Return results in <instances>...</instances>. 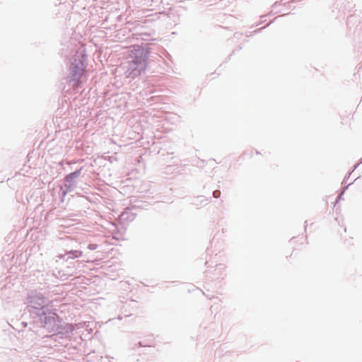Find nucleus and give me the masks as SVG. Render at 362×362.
Wrapping results in <instances>:
<instances>
[{
	"label": "nucleus",
	"instance_id": "1",
	"mask_svg": "<svg viewBox=\"0 0 362 362\" xmlns=\"http://www.w3.org/2000/svg\"><path fill=\"white\" fill-rule=\"evenodd\" d=\"M71 80L76 82L74 86H78L80 82V79L85 73V70L82 67H78L77 66H72L71 67Z\"/></svg>",
	"mask_w": 362,
	"mask_h": 362
},
{
	"label": "nucleus",
	"instance_id": "2",
	"mask_svg": "<svg viewBox=\"0 0 362 362\" xmlns=\"http://www.w3.org/2000/svg\"><path fill=\"white\" fill-rule=\"evenodd\" d=\"M138 53L135 54L132 63L135 65L140 66L141 69L146 66V57L143 50L138 49H135Z\"/></svg>",
	"mask_w": 362,
	"mask_h": 362
},
{
	"label": "nucleus",
	"instance_id": "3",
	"mask_svg": "<svg viewBox=\"0 0 362 362\" xmlns=\"http://www.w3.org/2000/svg\"><path fill=\"white\" fill-rule=\"evenodd\" d=\"M80 174V171L79 170H76L72 173H70L69 175H68L65 180L67 182H69V181H71L74 178H75L76 176L79 175Z\"/></svg>",
	"mask_w": 362,
	"mask_h": 362
},
{
	"label": "nucleus",
	"instance_id": "4",
	"mask_svg": "<svg viewBox=\"0 0 362 362\" xmlns=\"http://www.w3.org/2000/svg\"><path fill=\"white\" fill-rule=\"evenodd\" d=\"M70 254H73V255L75 257H81L82 255H83V252L80 250H74V251H71L69 252Z\"/></svg>",
	"mask_w": 362,
	"mask_h": 362
},
{
	"label": "nucleus",
	"instance_id": "5",
	"mask_svg": "<svg viewBox=\"0 0 362 362\" xmlns=\"http://www.w3.org/2000/svg\"><path fill=\"white\" fill-rule=\"evenodd\" d=\"M88 248L90 250H95L97 248V245L95 244H90L88 245Z\"/></svg>",
	"mask_w": 362,
	"mask_h": 362
},
{
	"label": "nucleus",
	"instance_id": "6",
	"mask_svg": "<svg viewBox=\"0 0 362 362\" xmlns=\"http://www.w3.org/2000/svg\"><path fill=\"white\" fill-rule=\"evenodd\" d=\"M220 194V192L218 191H215L214 192V195L215 197H218V194Z\"/></svg>",
	"mask_w": 362,
	"mask_h": 362
}]
</instances>
